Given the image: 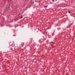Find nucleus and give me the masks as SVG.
<instances>
[{"mask_svg": "<svg viewBox=\"0 0 75 75\" xmlns=\"http://www.w3.org/2000/svg\"><path fill=\"white\" fill-rule=\"evenodd\" d=\"M23 18V16H22L21 17V18Z\"/></svg>", "mask_w": 75, "mask_h": 75, "instance_id": "nucleus-3", "label": "nucleus"}, {"mask_svg": "<svg viewBox=\"0 0 75 75\" xmlns=\"http://www.w3.org/2000/svg\"><path fill=\"white\" fill-rule=\"evenodd\" d=\"M52 1H54V0H52Z\"/></svg>", "mask_w": 75, "mask_h": 75, "instance_id": "nucleus-5", "label": "nucleus"}, {"mask_svg": "<svg viewBox=\"0 0 75 75\" xmlns=\"http://www.w3.org/2000/svg\"><path fill=\"white\" fill-rule=\"evenodd\" d=\"M68 13H71V12H70V11H68Z\"/></svg>", "mask_w": 75, "mask_h": 75, "instance_id": "nucleus-2", "label": "nucleus"}, {"mask_svg": "<svg viewBox=\"0 0 75 75\" xmlns=\"http://www.w3.org/2000/svg\"><path fill=\"white\" fill-rule=\"evenodd\" d=\"M48 7V6L47 5L44 6V7H45V8L46 7Z\"/></svg>", "mask_w": 75, "mask_h": 75, "instance_id": "nucleus-1", "label": "nucleus"}, {"mask_svg": "<svg viewBox=\"0 0 75 75\" xmlns=\"http://www.w3.org/2000/svg\"><path fill=\"white\" fill-rule=\"evenodd\" d=\"M43 34L44 35L45 34V33H43Z\"/></svg>", "mask_w": 75, "mask_h": 75, "instance_id": "nucleus-4", "label": "nucleus"}]
</instances>
